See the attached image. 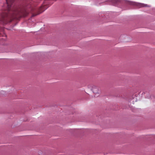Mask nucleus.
<instances>
[{
    "label": "nucleus",
    "mask_w": 155,
    "mask_h": 155,
    "mask_svg": "<svg viewBox=\"0 0 155 155\" xmlns=\"http://www.w3.org/2000/svg\"><path fill=\"white\" fill-rule=\"evenodd\" d=\"M99 89V88L97 86H94L92 87V90L93 92L95 94V96H98V94H100L101 91Z\"/></svg>",
    "instance_id": "obj_2"
},
{
    "label": "nucleus",
    "mask_w": 155,
    "mask_h": 155,
    "mask_svg": "<svg viewBox=\"0 0 155 155\" xmlns=\"http://www.w3.org/2000/svg\"><path fill=\"white\" fill-rule=\"evenodd\" d=\"M48 8V7H47V6H43L41 7V8H40L39 11V13L37 14H33V16H35L36 15H38V14H40V13H41L42 12H44V10H45L46 9Z\"/></svg>",
    "instance_id": "obj_4"
},
{
    "label": "nucleus",
    "mask_w": 155,
    "mask_h": 155,
    "mask_svg": "<svg viewBox=\"0 0 155 155\" xmlns=\"http://www.w3.org/2000/svg\"><path fill=\"white\" fill-rule=\"evenodd\" d=\"M110 2H112L114 4L120 2L119 0H110Z\"/></svg>",
    "instance_id": "obj_5"
},
{
    "label": "nucleus",
    "mask_w": 155,
    "mask_h": 155,
    "mask_svg": "<svg viewBox=\"0 0 155 155\" xmlns=\"http://www.w3.org/2000/svg\"><path fill=\"white\" fill-rule=\"evenodd\" d=\"M6 3L4 4L5 10L1 15L0 21L6 24L8 21H11L14 19H18L22 17H25L28 14L25 9L21 6H14V0H5Z\"/></svg>",
    "instance_id": "obj_1"
},
{
    "label": "nucleus",
    "mask_w": 155,
    "mask_h": 155,
    "mask_svg": "<svg viewBox=\"0 0 155 155\" xmlns=\"http://www.w3.org/2000/svg\"><path fill=\"white\" fill-rule=\"evenodd\" d=\"M127 3L130 5L137 6L139 8L145 6V5L143 4L131 1H128Z\"/></svg>",
    "instance_id": "obj_3"
}]
</instances>
